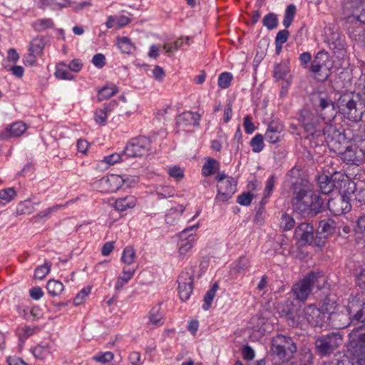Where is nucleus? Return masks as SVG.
I'll return each instance as SVG.
<instances>
[{
	"instance_id": "38",
	"label": "nucleus",
	"mask_w": 365,
	"mask_h": 365,
	"mask_svg": "<svg viewBox=\"0 0 365 365\" xmlns=\"http://www.w3.org/2000/svg\"><path fill=\"white\" fill-rule=\"evenodd\" d=\"M290 71L287 62L277 64L274 68V77L277 80L283 79Z\"/></svg>"
},
{
	"instance_id": "16",
	"label": "nucleus",
	"mask_w": 365,
	"mask_h": 365,
	"mask_svg": "<svg viewBox=\"0 0 365 365\" xmlns=\"http://www.w3.org/2000/svg\"><path fill=\"white\" fill-rule=\"evenodd\" d=\"M329 319L336 329H344L350 323H353L351 314L346 310V307L341 311L330 312Z\"/></svg>"
},
{
	"instance_id": "23",
	"label": "nucleus",
	"mask_w": 365,
	"mask_h": 365,
	"mask_svg": "<svg viewBox=\"0 0 365 365\" xmlns=\"http://www.w3.org/2000/svg\"><path fill=\"white\" fill-rule=\"evenodd\" d=\"M336 230V223L334 220L327 218L322 220L319 223L318 234L322 235L327 238L333 235Z\"/></svg>"
},
{
	"instance_id": "45",
	"label": "nucleus",
	"mask_w": 365,
	"mask_h": 365,
	"mask_svg": "<svg viewBox=\"0 0 365 365\" xmlns=\"http://www.w3.org/2000/svg\"><path fill=\"white\" fill-rule=\"evenodd\" d=\"M218 163L214 159H208L202 168V173L205 176L212 175L217 169Z\"/></svg>"
},
{
	"instance_id": "64",
	"label": "nucleus",
	"mask_w": 365,
	"mask_h": 365,
	"mask_svg": "<svg viewBox=\"0 0 365 365\" xmlns=\"http://www.w3.org/2000/svg\"><path fill=\"white\" fill-rule=\"evenodd\" d=\"M289 32L287 29L280 30L277 34L274 43L284 44L288 39Z\"/></svg>"
},
{
	"instance_id": "28",
	"label": "nucleus",
	"mask_w": 365,
	"mask_h": 365,
	"mask_svg": "<svg viewBox=\"0 0 365 365\" xmlns=\"http://www.w3.org/2000/svg\"><path fill=\"white\" fill-rule=\"evenodd\" d=\"M116 45L120 51L125 54H130L135 50V45L127 36L117 38Z\"/></svg>"
},
{
	"instance_id": "60",
	"label": "nucleus",
	"mask_w": 365,
	"mask_h": 365,
	"mask_svg": "<svg viewBox=\"0 0 365 365\" xmlns=\"http://www.w3.org/2000/svg\"><path fill=\"white\" fill-rule=\"evenodd\" d=\"M253 195L250 192H244L237 197V202L243 206H248L252 200Z\"/></svg>"
},
{
	"instance_id": "14",
	"label": "nucleus",
	"mask_w": 365,
	"mask_h": 365,
	"mask_svg": "<svg viewBox=\"0 0 365 365\" xmlns=\"http://www.w3.org/2000/svg\"><path fill=\"white\" fill-rule=\"evenodd\" d=\"M126 182L125 176L110 175L103 177L98 182L101 192H113L117 191Z\"/></svg>"
},
{
	"instance_id": "58",
	"label": "nucleus",
	"mask_w": 365,
	"mask_h": 365,
	"mask_svg": "<svg viewBox=\"0 0 365 365\" xmlns=\"http://www.w3.org/2000/svg\"><path fill=\"white\" fill-rule=\"evenodd\" d=\"M113 354L111 351H106L100 353L93 356V359L101 363H106L110 361L113 359Z\"/></svg>"
},
{
	"instance_id": "31",
	"label": "nucleus",
	"mask_w": 365,
	"mask_h": 365,
	"mask_svg": "<svg viewBox=\"0 0 365 365\" xmlns=\"http://www.w3.org/2000/svg\"><path fill=\"white\" fill-rule=\"evenodd\" d=\"M118 92V87L113 84H107L98 91V98L99 101L108 99Z\"/></svg>"
},
{
	"instance_id": "11",
	"label": "nucleus",
	"mask_w": 365,
	"mask_h": 365,
	"mask_svg": "<svg viewBox=\"0 0 365 365\" xmlns=\"http://www.w3.org/2000/svg\"><path fill=\"white\" fill-rule=\"evenodd\" d=\"M199 225H195L184 229L179 234L180 242L178 247V257L185 258L193 247L196 238L194 232L198 229Z\"/></svg>"
},
{
	"instance_id": "4",
	"label": "nucleus",
	"mask_w": 365,
	"mask_h": 365,
	"mask_svg": "<svg viewBox=\"0 0 365 365\" xmlns=\"http://www.w3.org/2000/svg\"><path fill=\"white\" fill-rule=\"evenodd\" d=\"M271 351L279 359L285 362L297 351V346L290 337L278 334L272 339Z\"/></svg>"
},
{
	"instance_id": "50",
	"label": "nucleus",
	"mask_w": 365,
	"mask_h": 365,
	"mask_svg": "<svg viewBox=\"0 0 365 365\" xmlns=\"http://www.w3.org/2000/svg\"><path fill=\"white\" fill-rule=\"evenodd\" d=\"M36 327L24 326L18 329V335L21 341H25L34 334Z\"/></svg>"
},
{
	"instance_id": "18",
	"label": "nucleus",
	"mask_w": 365,
	"mask_h": 365,
	"mask_svg": "<svg viewBox=\"0 0 365 365\" xmlns=\"http://www.w3.org/2000/svg\"><path fill=\"white\" fill-rule=\"evenodd\" d=\"M364 153L361 149L347 148L341 154V159L347 164L359 165L364 162Z\"/></svg>"
},
{
	"instance_id": "63",
	"label": "nucleus",
	"mask_w": 365,
	"mask_h": 365,
	"mask_svg": "<svg viewBox=\"0 0 365 365\" xmlns=\"http://www.w3.org/2000/svg\"><path fill=\"white\" fill-rule=\"evenodd\" d=\"M61 65L74 72L80 71L83 66V63L78 59H73L68 65H66L64 63H62Z\"/></svg>"
},
{
	"instance_id": "5",
	"label": "nucleus",
	"mask_w": 365,
	"mask_h": 365,
	"mask_svg": "<svg viewBox=\"0 0 365 365\" xmlns=\"http://www.w3.org/2000/svg\"><path fill=\"white\" fill-rule=\"evenodd\" d=\"M343 342V336L339 331L330 332L320 336L315 340L317 353L322 356H329L333 353Z\"/></svg>"
},
{
	"instance_id": "40",
	"label": "nucleus",
	"mask_w": 365,
	"mask_h": 365,
	"mask_svg": "<svg viewBox=\"0 0 365 365\" xmlns=\"http://www.w3.org/2000/svg\"><path fill=\"white\" fill-rule=\"evenodd\" d=\"M219 286L217 283L212 284V287L206 292L204 297V304H202V309L207 310L211 306L212 302L215 297L217 290Z\"/></svg>"
},
{
	"instance_id": "9",
	"label": "nucleus",
	"mask_w": 365,
	"mask_h": 365,
	"mask_svg": "<svg viewBox=\"0 0 365 365\" xmlns=\"http://www.w3.org/2000/svg\"><path fill=\"white\" fill-rule=\"evenodd\" d=\"M346 310L351 314L353 323L365 322V298L363 294L350 296Z\"/></svg>"
},
{
	"instance_id": "48",
	"label": "nucleus",
	"mask_w": 365,
	"mask_h": 365,
	"mask_svg": "<svg viewBox=\"0 0 365 365\" xmlns=\"http://www.w3.org/2000/svg\"><path fill=\"white\" fill-rule=\"evenodd\" d=\"M233 79L232 73L223 72L218 77V86L222 89L227 88Z\"/></svg>"
},
{
	"instance_id": "44",
	"label": "nucleus",
	"mask_w": 365,
	"mask_h": 365,
	"mask_svg": "<svg viewBox=\"0 0 365 365\" xmlns=\"http://www.w3.org/2000/svg\"><path fill=\"white\" fill-rule=\"evenodd\" d=\"M250 146L254 153H259L264 148V137L262 134L255 135L250 141Z\"/></svg>"
},
{
	"instance_id": "57",
	"label": "nucleus",
	"mask_w": 365,
	"mask_h": 365,
	"mask_svg": "<svg viewBox=\"0 0 365 365\" xmlns=\"http://www.w3.org/2000/svg\"><path fill=\"white\" fill-rule=\"evenodd\" d=\"M63 205H56L53 207H48V209L40 212L38 213L34 217L35 218H48L52 212L58 211L60 208H61Z\"/></svg>"
},
{
	"instance_id": "3",
	"label": "nucleus",
	"mask_w": 365,
	"mask_h": 365,
	"mask_svg": "<svg viewBox=\"0 0 365 365\" xmlns=\"http://www.w3.org/2000/svg\"><path fill=\"white\" fill-rule=\"evenodd\" d=\"M348 350L356 357L358 365H365V325L354 329L349 334Z\"/></svg>"
},
{
	"instance_id": "46",
	"label": "nucleus",
	"mask_w": 365,
	"mask_h": 365,
	"mask_svg": "<svg viewBox=\"0 0 365 365\" xmlns=\"http://www.w3.org/2000/svg\"><path fill=\"white\" fill-rule=\"evenodd\" d=\"M26 130V125L23 122L14 123L8 129L11 136H19L23 134Z\"/></svg>"
},
{
	"instance_id": "7",
	"label": "nucleus",
	"mask_w": 365,
	"mask_h": 365,
	"mask_svg": "<svg viewBox=\"0 0 365 365\" xmlns=\"http://www.w3.org/2000/svg\"><path fill=\"white\" fill-rule=\"evenodd\" d=\"M217 181V194L215 200L225 202L232 198L237 190V181L225 173H219L215 177Z\"/></svg>"
},
{
	"instance_id": "37",
	"label": "nucleus",
	"mask_w": 365,
	"mask_h": 365,
	"mask_svg": "<svg viewBox=\"0 0 365 365\" xmlns=\"http://www.w3.org/2000/svg\"><path fill=\"white\" fill-rule=\"evenodd\" d=\"M136 259L135 250L133 247H126L122 253L121 261L127 264H133Z\"/></svg>"
},
{
	"instance_id": "42",
	"label": "nucleus",
	"mask_w": 365,
	"mask_h": 365,
	"mask_svg": "<svg viewBox=\"0 0 365 365\" xmlns=\"http://www.w3.org/2000/svg\"><path fill=\"white\" fill-rule=\"evenodd\" d=\"M296 13V7L293 4L289 5L284 13V19L282 21L283 26L285 28H288L292 24L294 15Z\"/></svg>"
},
{
	"instance_id": "20",
	"label": "nucleus",
	"mask_w": 365,
	"mask_h": 365,
	"mask_svg": "<svg viewBox=\"0 0 365 365\" xmlns=\"http://www.w3.org/2000/svg\"><path fill=\"white\" fill-rule=\"evenodd\" d=\"M118 106L115 101H110L109 103L104 104L101 108L95 112V120L99 125H103L106 120L108 113L113 111Z\"/></svg>"
},
{
	"instance_id": "51",
	"label": "nucleus",
	"mask_w": 365,
	"mask_h": 365,
	"mask_svg": "<svg viewBox=\"0 0 365 365\" xmlns=\"http://www.w3.org/2000/svg\"><path fill=\"white\" fill-rule=\"evenodd\" d=\"M327 175L329 177H331V180L335 184L336 188H339L341 187V182L344 180V175L341 172L336 171L334 168L330 170L328 169L327 170Z\"/></svg>"
},
{
	"instance_id": "33",
	"label": "nucleus",
	"mask_w": 365,
	"mask_h": 365,
	"mask_svg": "<svg viewBox=\"0 0 365 365\" xmlns=\"http://www.w3.org/2000/svg\"><path fill=\"white\" fill-rule=\"evenodd\" d=\"M249 267L250 262L245 256H242L237 262L232 264L230 273L231 274H240L247 270Z\"/></svg>"
},
{
	"instance_id": "1",
	"label": "nucleus",
	"mask_w": 365,
	"mask_h": 365,
	"mask_svg": "<svg viewBox=\"0 0 365 365\" xmlns=\"http://www.w3.org/2000/svg\"><path fill=\"white\" fill-rule=\"evenodd\" d=\"M299 169L292 168L288 173L292 180L294 210L304 216H314L324 209V200L313 190L312 185L305 179L297 178L299 175Z\"/></svg>"
},
{
	"instance_id": "54",
	"label": "nucleus",
	"mask_w": 365,
	"mask_h": 365,
	"mask_svg": "<svg viewBox=\"0 0 365 365\" xmlns=\"http://www.w3.org/2000/svg\"><path fill=\"white\" fill-rule=\"evenodd\" d=\"M61 66H63L61 63L56 67L55 72L56 77L61 80H71L73 78V75L69 71L62 68Z\"/></svg>"
},
{
	"instance_id": "27",
	"label": "nucleus",
	"mask_w": 365,
	"mask_h": 365,
	"mask_svg": "<svg viewBox=\"0 0 365 365\" xmlns=\"http://www.w3.org/2000/svg\"><path fill=\"white\" fill-rule=\"evenodd\" d=\"M183 211L184 207L182 205L170 209L165 215V222L170 225H175L179 221Z\"/></svg>"
},
{
	"instance_id": "26",
	"label": "nucleus",
	"mask_w": 365,
	"mask_h": 365,
	"mask_svg": "<svg viewBox=\"0 0 365 365\" xmlns=\"http://www.w3.org/2000/svg\"><path fill=\"white\" fill-rule=\"evenodd\" d=\"M318 184L321 192L324 194H329L336 188L331 177H329L327 174L319 176Z\"/></svg>"
},
{
	"instance_id": "52",
	"label": "nucleus",
	"mask_w": 365,
	"mask_h": 365,
	"mask_svg": "<svg viewBox=\"0 0 365 365\" xmlns=\"http://www.w3.org/2000/svg\"><path fill=\"white\" fill-rule=\"evenodd\" d=\"M295 221L288 214H283L281 217L280 227L284 230H290L294 227Z\"/></svg>"
},
{
	"instance_id": "43",
	"label": "nucleus",
	"mask_w": 365,
	"mask_h": 365,
	"mask_svg": "<svg viewBox=\"0 0 365 365\" xmlns=\"http://www.w3.org/2000/svg\"><path fill=\"white\" fill-rule=\"evenodd\" d=\"M262 24L269 30L277 28L278 25L277 16L274 13H269L263 18Z\"/></svg>"
},
{
	"instance_id": "35",
	"label": "nucleus",
	"mask_w": 365,
	"mask_h": 365,
	"mask_svg": "<svg viewBox=\"0 0 365 365\" xmlns=\"http://www.w3.org/2000/svg\"><path fill=\"white\" fill-rule=\"evenodd\" d=\"M46 289L50 295L56 297L61 294L64 289V286L58 280L50 279L47 282Z\"/></svg>"
},
{
	"instance_id": "21",
	"label": "nucleus",
	"mask_w": 365,
	"mask_h": 365,
	"mask_svg": "<svg viewBox=\"0 0 365 365\" xmlns=\"http://www.w3.org/2000/svg\"><path fill=\"white\" fill-rule=\"evenodd\" d=\"M282 125L279 122H271L267 128L264 137L270 143H276L279 140Z\"/></svg>"
},
{
	"instance_id": "55",
	"label": "nucleus",
	"mask_w": 365,
	"mask_h": 365,
	"mask_svg": "<svg viewBox=\"0 0 365 365\" xmlns=\"http://www.w3.org/2000/svg\"><path fill=\"white\" fill-rule=\"evenodd\" d=\"M313 354L309 349H304L301 353L300 365H311Z\"/></svg>"
},
{
	"instance_id": "47",
	"label": "nucleus",
	"mask_w": 365,
	"mask_h": 365,
	"mask_svg": "<svg viewBox=\"0 0 365 365\" xmlns=\"http://www.w3.org/2000/svg\"><path fill=\"white\" fill-rule=\"evenodd\" d=\"M51 264L46 262L43 265L37 267L34 272V277L43 279L50 272Z\"/></svg>"
},
{
	"instance_id": "8",
	"label": "nucleus",
	"mask_w": 365,
	"mask_h": 365,
	"mask_svg": "<svg viewBox=\"0 0 365 365\" xmlns=\"http://www.w3.org/2000/svg\"><path fill=\"white\" fill-rule=\"evenodd\" d=\"M331 68L332 63L329 53L325 51H320L312 62L310 70L322 80H326L329 76Z\"/></svg>"
},
{
	"instance_id": "56",
	"label": "nucleus",
	"mask_w": 365,
	"mask_h": 365,
	"mask_svg": "<svg viewBox=\"0 0 365 365\" xmlns=\"http://www.w3.org/2000/svg\"><path fill=\"white\" fill-rule=\"evenodd\" d=\"M91 292V288L90 287H85L82 289L76 296V297L73 299V302L76 305H80L81 304L86 297L90 294Z\"/></svg>"
},
{
	"instance_id": "30",
	"label": "nucleus",
	"mask_w": 365,
	"mask_h": 365,
	"mask_svg": "<svg viewBox=\"0 0 365 365\" xmlns=\"http://www.w3.org/2000/svg\"><path fill=\"white\" fill-rule=\"evenodd\" d=\"M336 363L331 361L324 362L322 365H355L356 362V357L353 355L349 356L348 354H339L336 355Z\"/></svg>"
},
{
	"instance_id": "34",
	"label": "nucleus",
	"mask_w": 365,
	"mask_h": 365,
	"mask_svg": "<svg viewBox=\"0 0 365 365\" xmlns=\"http://www.w3.org/2000/svg\"><path fill=\"white\" fill-rule=\"evenodd\" d=\"M353 6L352 15L359 21L365 24V0H358Z\"/></svg>"
},
{
	"instance_id": "15",
	"label": "nucleus",
	"mask_w": 365,
	"mask_h": 365,
	"mask_svg": "<svg viewBox=\"0 0 365 365\" xmlns=\"http://www.w3.org/2000/svg\"><path fill=\"white\" fill-rule=\"evenodd\" d=\"M327 207L334 215H341L351 210L349 198L344 196L332 198L328 200Z\"/></svg>"
},
{
	"instance_id": "39",
	"label": "nucleus",
	"mask_w": 365,
	"mask_h": 365,
	"mask_svg": "<svg viewBox=\"0 0 365 365\" xmlns=\"http://www.w3.org/2000/svg\"><path fill=\"white\" fill-rule=\"evenodd\" d=\"M149 322L155 326H162L164 323L163 314L159 307H155L150 310Z\"/></svg>"
},
{
	"instance_id": "29",
	"label": "nucleus",
	"mask_w": 365,
	"mask_h": 365,
	"mask_svg": "<svg viewBox=\"0 0 365 365\" xmlns=\"http://www.w3.org/2000/svg\"><path fill=\"white\" fill-rule=\"evenodd\" d=\"M136 268L126 269L123 268L122 275L119 276L115 284V288L117 290L121 289L124 285L133 277Z\"/></svg>"
},
{
	"instance_id": "62",
	"label": "nucleus",
	"mask_w": 365,
	"mask_h": 365,
	"mask_svg": "<svg viewBox=\"0 0 365 365\" xmlns=\"http://www.w3.org/2000/svg\"><path fill=\"white\" fill-rule=\"evenodd\" d=\"M275 184V178L271 175L266 182V185L264 190V197H267L272 193Z\"/></svg>"
},
{
	"instance_id": "2",
	"label": "nucleus",
	"mask_w": 365,
	"mask_h": 365,
	"mask_svg": "<svg viewBox=\"0 0 365 365\" xmlns=\"http://www.w3.org/2000/svg\"><path fill=\"white\" fill-rule=\"evenodd\" d=\"M337 106L340 113L350 121L361 120L364 112V106L359 95L354 93H344L339 97Z\"/></svg>"
},
{
	"instance_id": "13",
	"label": "nucleus",
	"mask_w": 365,
	"mask_h": 365,
	"mask_svg": "<svg viewBox=\"0 0 365 365\" xmlns=\"http://www.w3.org/2000/svg\"><path fill=\"white\" fill-rule=\"evenodd\" d=\"M178 294L182 301H187L193 289V274L191 271H184L178 277Z\"/></svg>"
},
{
	"instance_id": "19",
	"label": "nucleus",
	"mask_w": 365,
	"mask_h": 365,
	"mask_svg": "<svg viewBox=\"0 0 365 365\" xmlns=\"http://www.w3.org/2000/svg\"><path fill=\"white\" fill-rule=\"evenodd\" d=\"M295 235L301 242L311 244L314 240V229L309 223H301L295 230Z\"/></svg>"
},
{
	"instance_id": "36",
	"label": "nucleus",
	"mask_w": 365,
	"mask_h": 365,
	"mask_svg": "<svg viewBox=\"0 0 365 365\" xmlns=\"http://www.w3.org/2000/svg\"><path fill=\"white\" fill-rule=\"evenodd\" d=\"M35 205L30 200L20 202L16 207V214L18 215H29L35 211Z\"/></svg>"
},
{
	"instance_id": "17",
	"label": "nucleus",
	"mask_w": 365,
	"mask_h": 365,
	"mask_svg": "<svg viewBox=\"0 0 365 365\" xmlns=\"http://www.w3.org/2000/svg\"><path fill=\"white\" fill-rule=\"evenodd\" d=\"M302 123L306 132L312 136H319L322 133L321 128L318 125V119L309 113L304 112L300 115Z\"/></svg>"
},
{
	"instance_id": "61",
	"label": "nucleus",
	"mask_w": 365,
	"mask_h": 365,
	"mask_svg": "<svg viewBox=\"0 0 365 365\" xmlns=\"http://www.w3.org/2000/svg\"><path fill=\"white\" fill-rule=\"evenodd\" d=\"M156 193L159 198H167L173 197L175 194V190L169 187H163L158 190Z\"/></svg>"
},
{
	"instance_id": "49",
	"label": "nucleus",
	"mask_w": 365,
	"mask_h": 365,
	"mask_svg": "<svg viewBox=\"0 0 365 365\" xmlns=\"http://www.w3.org/2000/svg\"><path fill=\"white\" fill-rule=\"evenodd\" d=\"M320 115L324 121L331 122L336 115L334 104H328V107L321 111Z\"/></svg>"
},
{
	"instance_id": "53",
	"label": "nucleus",
	"mask_w": 365,
	"mask_h": 365,
	"mask_svg": "<svg viewBox=\"0 0 365 365\" xmlns=\"http://www.w3.org/2000/svg\"><path fill=\"white\" fill-rule=\"evenodd\" d=\"M16 196V192L13 187H8L0 190V199L6 202H11Z\"/></svg>"
},
{
	"instance_id": "10",
	"label": "nucleus",
	"mask_w": 365,
	"mask_h": 365,
	"mask_svg": "<svg viewBox=\"0 0 365 365\" xmlns=\"http://www.w3.org/2000/svg\"><path fill=\"white\" fill-rule=\"evenodd\" d=\"M151 149V141L148 138L140 136L132 139L124 149V155L129 157H142Z\"/></svg>"
},
{
	"instance_id": "32",
	"label": "nucleus",
	"mask_w": 365,
	"mask_h": 365,
	"mask_svg": "<svg viewBox=\"0 0 365 365\" xmlns=\"http://www.w3.org/2000/svg\"><path fill=\"white\" fill-rule=\"evenodd\" d=\"M32 28L37 32H42L54 26L53 20L50 18L39 19L31 24Z\"/></svg>"
},
{
	"instance_id": "41",
	"label": "nucleus",
	"mask_w": 365,
	"mask_h": 365,
	"mask_svg": "<svg viewBox=\"0 0 365 365\" xmlns=\"http://www.w3.org/2000/svg\"><path fill=\"white\" fill-rule=\"evenodd\" d=\"M33 354L36 359H45L51 354V348L47 345H38L34 350Z\"/></svg>"
},
{
	"instance_id": "12",
	"label": "nucleus",
	"mask_w": 365,
	"mask_h": 365,
	"mask_svg": "<svg viewBox=\"0 0 365 365\" xmlns=\"http://www.w3.org/2000/svg\"><path fill=\"white\" fill-rule=\"evenodd\" d=\"M326 312L318 309L313 304H310L304 308V317L309 324L313 327H322L329 319V309L325 307Z\"/></svg>"
},
{
	"instance_id": "24",
	"label": "nucleus",
	"mask_w": 365,
	"mask_h": 365,
	"mask_svg": "<svg viewBox=\"0 0 365 365\" xmlns=\"http://www.w3.org/2000/svg\"><path fill=\"white\" fill-rule=\"evenodd\" d=\"M137 200L133 195H127L115 200L114 207L120 212L125 211L128 209L133 208L136 205Z\"/></svg>"
},
{
	"instance_id": "6",
	"label": "nucleus",
	"mask_w": 365,
	"mask_h": 365,
	"mask_svg": "<svg viewBox=\"0 0 365 365\" xmlns=\"http://www.w3.org/2000/svg\"><path fill=\"white\" fill-rule=\"evenodd\" d=\"M319 278V274L311 272L302 279L295 283L292 288L295 298L300 302L307 300L314 287L318 286Z\"/></svg>"
},
{
	"instance_id": "59",
	"label": "nucleus",
	"mask_w": 365,
	"mask_h": 365,
	"mask_svg": "<svg viewBox=\"0 0 365 365\" xmlns=\"http://www.w3.org/2000/svg\"><path fill=\"white\" fill-rule=\"evenodd\" d=\"M168 173L170 176L175 178L177 180L182 179L184 176L182 169L178 166L168 168Z\"/></svg>"
},
{
	"instance_id": "22",
	"label": "nucleus",
	"mask_w": 365,
	"mask_h": 365,
	"mask_svg": "<svg viewBox=\"0 0 365 365\" xmlns=\"http://www.w3.org/2000/svg\"><path fill=\"white\" fill-rule=\"evenodd\" d=\"M201 115L197 113L185 111L180 114L178 118V123L182 126H198Z\"/></svg>"
},
{
	"instance_id": "25",
	"label": "nucleus",
	"mask_w": 365,
	"mask_h": 365,
	"mask_svg": "<svg viewBox=\"0 0 365 365\" xmlns=\"http://www.w3.org/2000/svg\"><path fill=\"white\" fill-rule=\"evenodd\" d=\"M45 46V38L43 36H37L31 41L29 51L33 56H41L43 53Z\"/></svg>"
}]
</instances>
